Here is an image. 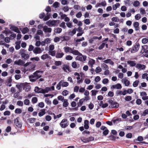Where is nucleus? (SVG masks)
Returning <instances> with one entry per match:
<instances>
[{
    "mask_svg": "<svg viewBox=\"0 0 148 148\" xmlns=\"http://www.w3.org/2000/svg\"><path fill=\"white\" fill-rule=\"evenodd\" d=\"M140 45L139 43H136L134 45L132 48H130L128 50L125 52L126 53H128L130 51L131 53H134L138 51L140 48Z\"/></svg>",
    "mask_w": 148,
    "mask_h": 148,
    "instance_id": "obj_1",
    "label": "nucleus"
},
{
    "mask_svg": "<svg viewBox=\"0 0 148 148\" xmlns=\"http://www.w3.org/2000/svg\"><path fill=\"white\" fill-rule=\"evenodd\" d=\"M51 89L49 88H46L45 89H43L39 88L38 86H36L35 88L34 91L35 92L38 93H47Z\"/></svg>",
    "mask_w": 148,
    "mask_h": 148,
    "instance_id": "obj_2",
    "label": "nucleus"
},
{
    "mask_svg": "<svg viewBox=\"0 0 148 148\" xmlns=\"http://www.w3.org/2000/svg\"><path fill=\"white\" fill-rule=\"evenodd\" d=\"M60 125L62 128L66 127L69 125V122L66 119H63L60 123Z\"/></svg>",
    "mask_w": 148,
    "mask_h": 148,
    "instance_id": "obj_3",
    "label": "nucleus"
},
{
    "mask_svg": "<svg viewBox=\"0 0 148 148\" xmlns=\"http://www.w3.org/2000/svg\"><path fill=\"white\" fill-rule=\"evenodd\" d=\"M19 118L17 117L14 120V122L15 125L18 128H21L22 126V123L21 122L19 121Z\"/></svg>",
    "mask_w": 148,
    "mask_h": 148,
    "instance_id": "obj_4",
    "label": "nucleus"
},
{
    "mask_svg": "<svg viewBox=\"0 0 148 148\" xmlns=\"http://www.w3.org/2000/svg\"><path fill=\"white\" fill-rule=\"evenodd\" d=\"M81 140L84 143H86L93 140H94V138L92 136L87 138L82 137L81 138Z\"/></svg>",
    "mask_w": 148,
    "mask_h": 148,
    "instance_id": "obj_5",
    "label": "nucleus"
},
{
    "mask_svg": "<svg viewBox=\"0 0 148 148\" xmlns=\"http://www.w3.org/2000/svg\"><path fill=\"white\" fill-rule=\"evenodd\" d=\"M43 72L42 71L37 70L33 74L38 79L42 77V74Z\"/></svg>",
    "mask_w": 148,
    "mask_h": 148,
    "instance_id": "obj_6",
    "label": "nucleus"
},
{
    "mask_svg": "<svg viewBox=\"0 0 148 148\" xmlns=\"http://www.w3.org/2000/svg\"><path fill=\"white\" fill-rule=\"evenodd\" d=\"M25 62L21 59H19L18 61H15L14 62V64L17 65L18 66H23Z\"/></svg>",
    "mask_w": 148,
    "mask_h": 148,
    "instance_id": "obj_7",
    "label": "nucleus"
},
{
    "mask_svg": "<svg viewBox=\"0 0 148 148\" xmlns=\"http://www.w3.org/2000/svg\"><path fill=\"white\" fill-rule=\"evenodd\" d=\"M21 57L24 60H26L28 59L29 57V55L28 54L25 53H22L21 54Z\"/></svg>",
    "mask_w": 148,
    "mask_h": 148,
    "instance_id": "obj_8",
    "label": "nucleus"
},
{
    "mask_svg": "<svg viewBox=\"0 0 148 148\" xmlns=\"http://www.w3.org/2000/svg\"><path fill=\"white\" fill-rule=\"evenodd\" d=\"M30 81L31 82H35L36 80L38 79L37 78L34 74L31 75L29 76Z\"/></svg>",
    "mask_w": 148,
    "mask_h": 148,
    "instance_id": "obj_9",
    "label": "nucleus"
},
{
    "mask_svg": "<svg viewBox=\"0 0 148 148\" xmlns=\"http://www.w3.org/2000/svg\"><path fill=\"white\" fill-rule=\"evenodd\" d=\"M43 30L45 33H51L52 31V29L51 28H49L47 26H45L43 27Z\"/></svg>",
    "mask_w": 148,
    "mask_h": 148,
    "instance_id": "obj_10",
    "label": "nucleus"
},
{
    "mask_svg": "<svg viewBox=\"0 0 148 148\" xmlns=\"http://www.w3.org/2000/svg\"><path fill=\"white\" fill-rule=\"evenodd\" d=\"M10 29L18 33H20L18 28L15 26L12 25L10 27Z\"/></svg>",
    "mask_w": 148,
    "mask_h": 148,
    "instance_id": "obj_11",
    "label": "nucleus"
},
{
    "mask_svg": "<svg viewBox=\"0 0 148 148\" xmlns=\"http://www.w3.org/2000/svg\"><path fill=\"white\" fill-rule=\"evenodd\" d=\"M33 52L35 54H38L41 53L42 51L40 47H35L33 51Z\"/></svg>",
    "mask_w": 148,
    "mask_h": 148,
    "instance_id": "obj_12",
    "label": "nucleus"
},
{
    "mask_svg": "<svg viewBox=\"0 0 148 148\" xmlns=\"http://www.w3.org/2000/svg\"><path fill=\"white\" fill-rule=\"evenodd\" d=\"M71 53L75 55H79L80 56H82V54L81 53H80L77 50H73V49H72V51H71Z\"/></svg>",
    "mask_w": 148,
    "mask_h": 148,
    "instance_id": "obj_13",
    "label": "nucleus"
},
{
    "mask_svg": "<svg viewBox=\"0 0 148 148\" xmlns=\"http://www.w3.org/2000/svg\"><path fill=\"white\" fill-rule=\"evenodd\" d=\"M119 106L118 103L116 102H113V103L112 104L111 106H109L110 108H117Z\"/></svg>",
    "mask_w": 148,
    "mask_h": 148,
    "instance_id": "obj_14",
    "label": "nucleus"
},
{
    "mask_svg": "<svg viewBox=\"0 0 148 148\" xmlns=\"http://www.w3.org/2000/svg\"><path fill=\"white\" fill-rule=\"evenodd\" d=\"M56 20H49L47 22V23L49 26H51H51L54 25L56 23Z\"/></svg>",
    "mask_w": 148,
    "mask_h": 148,
    "instance_id": "obj_15",
    "label": "nucleus"
},
{
    "mask_svg": "<svg viewBox=\"0 0 148 148\" xmlns=\"http://www.w3.org/2000/svg\"><path fill=\"white\" fill-rule=\"evenodd\" d=\"M136 68L138 69H140V70H143L145 68V66L144 64H137L136 65Z\"/></svg>",
    "mask_w": 148,
    "mask_h": 148,
    "instance_id": "obj_16",
    "label": "nucleus"
},
{
    "mask_svg": "<svg viewBox=\"0 0 148 148\" xmlns=\"http://www.w3.org/2000/svg\"><path fill=\"white\" fill-rule=\"evenodd\" d=\"M62 69L65 72H67L66 70H67L69 72L71 71L69 69V66L67 64H65L63 66Z\"/></svg>",
    "mask_w": 148,
    "mask_h": 148,
    "instance_id": "obj_17",
    "label": "nucleus"
},
{
    "mask_svg": "<svg viewBox=\"0 0 148 148\" xmlns=\"http://www.w3.org/2000/svg\"><path fill=\"white\" fill-rule=\"evenodd\" d=\"M103 62L106 64L110 63L112 65H113L114 62L110 59H107L103 61Z\"/></svg>",
    "mask_w": 148,
    "mask_h": 148,
    "instance_id": "obj_18",
    "label": "nucleus"
},
{
    "mask_svg": "<svg viewBox=\"0 0 148 148\" xmlns=\"http://www.w3.org/2000/svg\"><path fill=\"white\" fill-rule=\"evenodd\" d=\"M89 121L87 120H85L84 121V128L86 129H88L89 128V126L88 125L89 124Z\"/></svg>",
    "mask_w": 148,
    "mask_h": 148,
    "instance_id": "obj_19",
    "label": "nucleus"
},
{
    "mask_svg": "<svg viewBox=\"0 0 148 148\" xmlns=\"http://www.w3.org/2000/svg\"><path fill=\"white\" fill-rule=\"evenodd\" d=\"M127 63L130 64V66H134L136 65V63L135 62V61H131V60H128L127 61Z\"/></svg>",
    "mask_w": 148,
    "mask_h": 148,
    "instance_id": "obj_20",
    "label": "nucleus"
},
{
    "mask_svg": "<svg viewBox=\"0 0 148 148\" xmlns=\"http://www.w3.org/2000/svg\"><path fill=\"white\" fill-rule=\"evenodd\" d=\"M64 49L66 53H67L68 52L71 53V52L72 51V48L67 47H64Z\"/></svg>",
    "mask_w": 148,
    "mask_h": 148,
    "instance_id": "obj_21",
    "label": "nucleus"
},
{
    "mask_svg": "<svg viewBox=\"0 0 148 148\" xmlns=\"http://www.w3.org/2000/svg\"><path fill=\"white\" fill-rule=\"evenodd\" d=\"M45 109L42 110L41 111L38 113V116H41L45 114Z\"/></svg>",
    "mask_w": 148,
    "mask_h": 148,
    "instance_id": "obj_22",
    "label": "nucleus"
},
{
    "mask_svg": "<svg viewBox=\"0 0 148 148\" xmlns=\"http://www.w3.org/2000/svg\"><path fill=\"white\" fill-rule=\"evenodd\" d=\"M84 101V98H82L80 99L79 102L77 103L78 107L81 106Z\"/></svg>",
    "mask_w": 148,
    "mask_h": 148,
    "instance_id": "obj_23",
    "label": "nucleus"
},
{
    "mask_svg": "<svg viewBox=\"0 0 148 148\" xmlns=\"http://www.w3.org/2000/svg\"><path fill=\"white\" fill-rule=\"evenodd\" d=\"M64 54L63 53H57L56 55V58H61L64 55Z\"/></svg>",
    "mask_w": 148,
    "mask_h": 148,
    "instance_id": "obj_24",
    "label": "nucleus"
},
{
    "mask_svg": "<svg viewBox=\"0 0 148 148\" xmlns=\"http://www.w3.org/2000/svg\"><path fill=\"white\" fill-rule=\"evenodd\" d=\"M72 66L74 68H76L79 67V64H77L76 62H72Z\"/></svg>",
    "mask_w": 148,
    "mask_h": 148,
    "instance_id": "obj_25",
    "label": "nucleus"
},
{
    "mask_svg": "<svg viewBox=\"0 0 148 148\" xmlns=\"http://www.w3.org/2000/svg\"><path fill=\"white\" fill-rule=\"evenodd\" d=\"M63 106L64 107H67L69 105V103L68 102V100L66 99H65L63 101Z\"/></svg>",
    "mask_w": 148,
    "mask_h": 148,
    "instance_id": "obj_26",
    "label": "nucleus"
},
{
    "mask_svg": "<svg viewBox=\"0 0 148 148\" xmlns=\"http://www.w3.org/2000/svg\"><path fill=\"white\" fill-rule=\"evenodd\" d=\"M62 31V29L60 28H57L55 29L54 32L56 33H60Z\"/></svg>",
    "mask_w": 148,
    "mask_h": 148,
    "instance_id": "obj_27",
    "label": "nucleus"
},
{
    "mask_svg": "<svg viewBox=\"0 0 148 148\" xmlns=\"http://www.w3.org/2000/svg\"><path fill=\"white\" fill-rule=\"evenodd\" d=\"M29 31V29L27 27L24 28L22 31V33L23 34L27 33Z\"/></svg>",
    "mask_w": 148,
    "mask_h": 148,
    "instance_id": "obj_28",
    "label": "nucleus"
},
{
    "mask_svg": "<svg viewBox=\"0 0 148 148\" xmlns=\"http://www.w3.org/2000/svg\"><path fill=\"white\" fill-rule=\"evenodd\" d=\"M60 39L62 40V41L64 40H68L69 39V37L67 36L60 37Z\"/></svg>",
    "mask_w": 148,
    "mask_h": 148,
    "instance_id": "obj_29",
    "label": "nucleus"
},
{
    "mask_svg": "<svg viewBox=\"0 0 148 148\" xmlns=\"http://www.w3.org/2000/svg\"><path fill=\"white\" fill-rule=\"evenodd\" d=\"M14 112L16 114H20L21 113L22 110L20 108H17L15 109Z\"/></svg>",
    "mask_w": 148,
    "mask_h": 148,
    "instance_id": "obj_30",
    "label": "nucleus"
},
{
    "mask_svg": "<svg viewBox=\"0 0 148 148\" xmlns=\"http://www.w3.org/2000/svg\"><path fill=\"white\" fill-rule=\"evenodd\" d=\"M61 85L63 87H67L69 85V83L67 82H62V83L61 84Z\"/></svg>",
    "mask_w": 148,
    "mask_h": 148,
    "instance_id": "obj_31",
    "label": "nucleus"
},
{
    "mask_svg": "<svg viewBox=\"0 0 148 148\" xmlns=\"http://www.w3.org/2000/svg\"><path fill=\"white\" fill-rule=\"evenodd\" d=\"M49 56L47 54H44L41 56V58L43 60H45L47 58H48Z\"/></svg>",
    "mask_w": 148,
    "mask_h": 148,
    "instance_id": "obj_32",
    "label": "nucleus"
},
{
    "mask_svg": "<svg viewBox=\"0 0 148 148\" xmlns=\"http://www.w3.org/2000/svg\"><path fill=\"white\" fill-rule=\"evenodd\" d=\"M139 83V81L138 80H136L134 82L133 84V86L134 87H136L137 86Z\"/></svg>",
    "mask_w": 148,
    "mask_h": 148,
    "instance_id": "obj_33",
    "label": "nucleus"
},
{
    "mask_svg": "<svg viewBox=\"0 0 148 148\" xmlns=\"http://www.w3.org/2000/svg\"><path fill=\"white\" fill-rule=\"evenodd\" d=\"M101 67H103V69L105 70H106V69H109L108 65L105 64H102L101 65Z\"/></svg>",
    "mask_w": 148,
    "mask_h": 148,
    "instance_id": "obj_34",
    "label": "nucleus"
},
{
    "mask_svg": "<svg viewBox=\"0 0 148 148\" xmlns=\"http://www.w3.org/2000/svg\"><path fill=\"white\" fill-rule=\"evenodd\" d=\"M102 69L99 66L97 67L95 69V71L97 73H99L101 72Z\"/></svg>",
    "mask_w": 148,
    "mask_h": 148,
    "instance_id": "obj_35",
    "label": "nucleus"
},
{
    "mask_svg": "<svg viewBox=\"0 0 148 148\" xmlns=\"http://www.w3.org/2000/svg\"><path fill=\"white\" fill-rule=\"evenodd\" d=\"M60 3L58 2H56L54 3L53 6L55 8H57L59 6Z\"/></svg>",
    "mask_w": 148,
    "mask_h": 148,
    "instance_id": "obj_36",
    "label": "nucleus"
},
{
    "mask_svg": "<svg viewBox=\"0 0 148 148\" xmlns=\"http://www.w3.org/2000/svg\"><path fill=\"white\" fill-rule=\"evenodd\" d=\"M38 101V99L36 97H33L32 99V101L33 104L36 103Z\"/></svg>",
    "mask_w": 148,
    "mask_h": 148,
    "instance_id": "obj_37",
    "label": "nucleus"
},
{
    "mask_svg": "<svg viewBox=\"0 0 148 148\" xmlns=\"http://www.w3.org/2000/svg\"><path fill=\"white\" fill-rule=\"evenodd\" d=\"M140 4L139 2L138 1H135L133 3V5L135 7H138Z\"/></svg>",
    "mask_w": 148,
    "mask_h": 148,
    "instance_id": "obj_38",
    "label": "nucleus"
},
{
    "mask_svg": "<svg viewBox=\"0 0 148 148\" xmlns=\"http://www.w3.org/2000/svg\"><path fill=\"white\" fill-rule=\"evenodd\" d=\"M56 51H49V54L52 56H54L55 55Z\"/></svg>",
    "mask_w": 148,
    "mask_h": 148,
    "instance_id": "obj_39",
    "label": "nucleus"
},
{
    "mask_svg": "<svg viewBox=\"0 0 148 148\" xmlns=\"http://www.w3.org/2000/svg\"><path fill=\"white\" fill-rule=\"evenodd\" d=\"M105 45V43L104 42H103L102 44L98 47V49L99 50L102 49L104 47Z\"/></svg>",
    "mask_w": 148,
    "mask_h": 148,
    "instance_id": "obj_40",
    "label": "nucleus"
},
{
    "mask_svg": "<svg viewBox=\"0 0 148 148\" xmlns=\"http://www.w3.org/2000/svg\"><path fill=\"white\" fill-rule=\"evenodd\" d=\"M140 12L142 14H144L146 12L145 9L143 8H141L140 9Z\"/></svg>",
    "mask_w": 148,
    "mask_h": 148,
    "instance_id": "obj_41",
    "label": "nucleus"
},
{
    "mask_svg": "<svg viewBox=\"0 0 148 148\" xmlns=\"http://www.w3.org/2000/svg\"><path fill=\"white\" fill-rule=\"evenodd\" d=\"M57 98L58 100H61L62 102L65 100L64 97L61 95L58 96Z\"/></svg>",
    "mask_w": 148,
    "mask_h": 148,
    "instance_id": "obj_42",
    "label": "nucleus"
},
{
    "mask_svg": "<svg viewBox=\"0 0 148 148\" xmlns=\"http://www.w3.org/2000/svg\"><path fill=\"white\" fill-rule=\"evenodd\" d=\"M39 60V58L38 57L32 58H30V60L32 61L35 60L36 61H38Z\"/></svg>",
    "mask_w": 148,
    "mask_h": 148,
    "instance_id": "obj_43",
    "label": "nucleus"
},
{
    "mask_svg": "<svg viewBox=\"0 0 148 148\" xmlns=\"http://www.w3.org/2000/svg\"><path fill=\"white\" fill-rule=\"evenodd\" d=\"M142 42L143 43L145 44L148 42V39L146 38H143L142 40Z\"/></svg>",
    "mask_w": 148,
    "mask_h": 148,
    "instance_id": "obj_44",
    "label": "nucleus"
},
{
    "mask_svg": "<svg viewBox=\"0 0 148 148\" xmlns=\"http://www.w3.org/2000/svg\"><path fill=\"white\" fill-rule=\"evenodd\" d=\"M29 122L31 123H33L35 121L36 119L35 118H31L28 119Z\"/></svg>",
    "mask_w": 148,
    "mask_h": 148,
    "instance_id": "obj_45",
    "label": "nucleus"
},
{
    "mask_svg": "<svg viewBox=\"0 0 148 148\" xmlns=\"http://www.w3.org/2000/svg\"><path fill=\"white\" fill-rule=\"evenodd\" d=\"M125 99L126 101H129L131 100L132 97L130 96H127L125 97Z\"/></svg>",
    "mask_w": 148,
    "mask_h": 148,
    "instance_id": "obj_46",
    "label": "nucleus"
},
{
    "mask_svg": "<svg viewBox=\"0 0 148 148\" xmlns=\"http://www.w3.org/2000/svg\"><path fill=\"white\" fill-rule=\"evenodd\" d=\"M147 114H148V109L145 110L142 113V115L143 116H145Z\"/></svg>",
    "mask_w": 148,
    "mask_h": 148,
    "instance_id": "obj_47",
    "label": "nucleus"
},
{
    "mask_svg": "<svg viewBox=\"0 0 148 148\" xmlns=\"http://www.w3.org/2000/svg\"><path fill=\"white\" fill-rule=\"evenodd\" d=\"M62 83V81H60L58 84L57 85L56 88L58 90H60L61 89V84Z\"/></svg>",
    "mask_w": 148,
    "mask_h": 148,
    "instance_id": "obj_48",
    "label": "nucleus"
},
{
    "mask_svg": "<svg viewBox=\"0 0 148 148\" xmlns=\"http://www.w3.org/2000/svg\"><path fill=\"white\" fill-rule=\"evenodd\" d=\"M108 79L107 78H105L103 79L102 81V83L104 84H106L108 82Z\"/></svg>",
    "mask_w": 148,
    "mask_h": 148,
    "instance_id": "obj_49",
    "label": "nucleus"
},
{
    "mask_svg": "<svg viewBox=\"0 0 148 148\" xmlns=\"http://www.w3.org/2000/svg\"><path fill=\"white\" fill-rule=\"evenodd\" d=\"M108 132H109L108 130L107 129H106L105 130H104L103 132V135H104L105 136H106L108 134Z\"/></svg>",
    "mask_w": 148,
    "mask_h": 148,
    "instance_id": "obj_50",
    "label": "nucleus"
},
{
    "mask_svg": "<svg viewBox=\"0 0 148 148\" xmlns=\"http://www.w3.org/2000/svg\"><path fill=\"white\" fill-rule=\"evenodd\" d=\"M116 88L117 89H120L122 88L121 85L120 84H117L116 85Z\"/></svg>",
    "mask_w": 148,
    "mask_h": 148,
    "instance_id": "obj_51",
    "label": "nucleus"
},
{
    "mask_svg": "<svg viewBox=\"0 0 148 148\" xmlns=\"http://www.w3.org/2000/svg\"><path fill=\"white\" fill-rule=\"evenodd\" d=\"M29 99H25L24 101V103L26 105H28L29 103Z\"/></svg>",
    "mask_w": 148,
    "mask_h": 148,
    "instance_id": "obj_52",
    "label": "nucleus"
},
{
    "mask_svg": "<svg viewBox=\"0 0 148 148\" xmlns=\"http://www.w3.org/2000/svg\"><path fill=\"white\" fill-rule=\"evenodd\" d=\"M44 103L43 102H41L38 103V106L41 108H42L44 106Z\"/></svg>",
    "mask_w": 148,
    "mask_h": 148,
    "instance_id": "obj_53",
    "label": "nucleus"
},
{
    "mask_svg": "<svg viewBox=\"0 0 148 148\" xmlns=\"http://www.w3.org/2000/svg\"><path fill=\"white\" fill-rule=\"evenodd\" d=\"M55 64L57 66L60 65L62 64V62L60 61H56L55 62Z\"/></svg>",
    "mask_w": 148,
    "mask_h": 148,
    "instance_id": "obj_54",
    "label": "nucleus"
},
{
    "mask_svg": "<svg viewBox=\"0 0 148 148\" xmlns=\"http://www.w3.org/2000/svg\"><path fill=\"white\" fill-rule=\"evenodd\" d=\"M136 103L137 104L139 105L142 103V100L140 99H137L136 100Z\"/></svg>",
    "mask_w": 148,
    "mask_h": 148,
    "instance_id": "obj_55",
    "label": "nucleus"
},
{
    "mask_svg": "<svg viewBox=\"0 0 148 148\" xmlns=\"http://www.w3.org/2000/svg\"><path fill=\"white\" fill-rule=\"evenodd\" d=\"M114 95V93L113 92L110 91L108 93V96L112 97Z\"/></svg>",
    "mask_w": 148,
    "mask_h": 148,
    "instance_id": "obj_56",
    "label": "nucleus"
},
{
    "mask_svg": "<svg viewBox=\"0 0 148 148\" xmlns=\"http://www.w3.org/2000/svg\"><path fill=\"white\" fill-rule=\"evenodd\" d=\"M73 59V57L70 55H68L66 57V59L67 60H71Z\"/></svg>",
    "mask_w": 148,
    "mask_h": 148,
    "instance_id": "obj_57",
    "label": "nucleus"
},
{
    "mask_svg": "<svg viewBox=\"0 0 148 148\" xmlns=\"http://www.w3.org/2000/svg\"><path fill=\"white\" fill-rule=\"evenodd\" d=\"M68 94V91L66 90H64L62 93V94L63 96H66Z\"/></svg>",
    "mask_w": 148,
    "mask_h": 148,
    "instance_id": "obj_58",
    "label": "nucleus"
},
{
    "mask_svg": "<svg viewBox=\"0 0 148 148\" xmlns=\"http://www.w3.org/2000/svg\"><path fill=\"white\" fill-rule=\"evenodd\" d=\"M17 105L18 106H22L23 105V102L21 101H18L17 102Z\"/></svg>",
    "mask_w": 148,
    "mask_h": 148,
    "instance_id": "obj_59",
    "label": "nucleus"
},
{
    "mask_svg": "<svg viewBox=\"0 0 148 148\" xmlns=\"http://www.w3.org/2000/svg\"><path fill=\"white\" fill-rule=\"evenodd\" d=\"M82 56H77L76 57V59L77 60H79L80 61H82Z\"/></svg>",
    "mask_w": 148,
    "mask_h": 148,
    "instance_id": "obj_60",
    "label": "nucleus"
},
{
    "mask_svg": "<svg viewBox=\"0 0 148 148\" xmlns=\"http://www.w3.org/2000/svg\"><path fill=\"white\" fill-rule=\"evenodd\" d=\"M63 10L65 12L68 11L69 10L68 7L67 6L64 7L63 8Z\"/></svg>",
    "mask_w": 148,
    "mask_h": 148,
    "instance_id": "obj_61",
    "label": "nucleus"
},
{
    "mask_svg": "<svg viewBox=\"0 0 148 148\" xmlns=\"http://www.w3.org/2000/svg\"><path fill=\"white\" fill-rule=\"evenodd\" d=\"M84 23L86 25H88L90 23V20L88 19H86L85 20Z\"/></svg>",
    "mask_w": 148,
    "mask_h": 148,
    "instance_id": "obj_62",
    "label": "nucleus"
},
{
    "mask_svg": "<svg viewBox=\"0 0 148 148\" xmlns=\"http://www.w3.org/2000/svg\"><path fill=\"white\" fill-rule=\"evenodd\" d=\"M46 119L47 121H49L51 119V116L49 115H47L46 116Z\"/></svg>",
    "mask_w": 148,
    "mask_h": 148,
    "instance_id": "obj_63",
    "label": "nucleus"
},
{
    "mask_svg": "<svg viewBox=\"0 0 148 148\" xmlns=\"http://www.w3.org/2000/svg\"><path fill=\"white\" fill-rule=\"evenodd\" d=\"M12 60L11 58H8L5 61V62L8 64H10L12 62Z\"/></svg>",
    "mask_w": 148,
    "mask_h": 148,
    "instance_id": "obj_64",
    "label": "nucleus"
}]
</instances>
